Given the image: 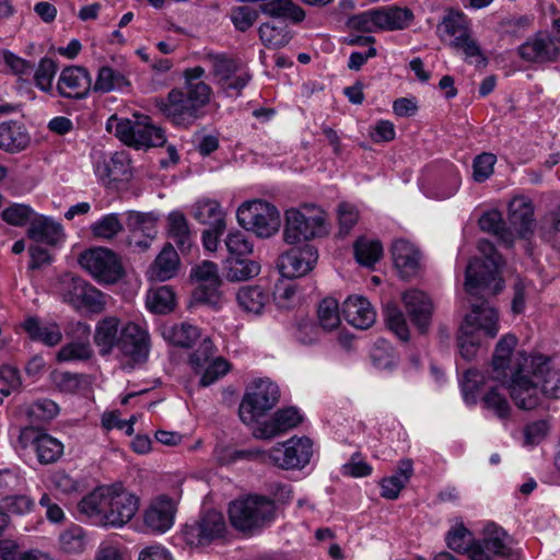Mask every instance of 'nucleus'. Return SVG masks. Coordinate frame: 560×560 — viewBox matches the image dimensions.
Wrapping results in <instances>:
<instances>
[{"label": "nucleus", "instance_id": "obj_58", "mask_svg": "<svg viewBox=\"0 0 560 560\" xmlns=\"http://www.w3.org/2000/svg\"><path fill=\"white\" fill-rule=\"evenodd\" d=\"M439 31L444 32L446 35L456 38V36H464L468 33L467 20L464 13L451 10L443 18L442 23L438 26Z\"/></svg>", "mask_w": 560, "mask_h": 560}, {"label": "nucleus", "instance_id": "obj_37", "mask_svg": "<svg viewBox=\"0 0 560 560\" xmlns=\"http://www.w3.org/2000/svg\"><path fill=\"white\" fill-rule=\"evenodd\" d=\"M192 217L201 224L217 226L218 232L226 229L225 214L217 200L203 199L197 201L192 207Z\"/></svg>", "mask_w": 560, "mask_h": 560}, {"label": "nucleus", "instance_id": "obj_29", "mask_svg": "<svg viewBox=\"0 0 560 560\" xmlns=\"http://www.w3.org/2000/svg\"><path fill=\"white\" fill-rule=\"evenodd\" d=\"M394 265L401 278L417 275L420 269V252L405 240L396 241L392 246Z\"/></svg>", "mask_w": 560, "mask_h": 560}, {"label": "nucleus", "instance_id": "obj_17", "mask_svg": "<svg viewBox=\"0 0 560 560\" xmlns=\"http://www.w3.org/2000/svg\"><path fill=\"white\" fill-rule=\"evenodd\" d=\"M95 174L107 188L120 189L132 177L130 161L126 153L116 152L108 160L96 162Z\"/></svg>", "mask_w": 560, "mask_h": 560}, {"label": "nucleus", "instance_id": "obj_3", "mask_svg": "<svg viewBox=\"0 0 560 560\" xmlns=\"http://www.w3.org/2000/svg\"><path fill=\"white\" fill-rule=\"evenodd\" d=\"M139 509V499L121 487H98L78 503V512L93 524L122 527Z\"/></svg>", "mask_w": 560, "mask_h": 560}, {"label": "nucleus", "instance_id": "obj_14", "mask_svg": "<svg viewBox=\"0 0 560 560\" xmlns=\"http://www.w3.org/2000/svg\"><path fill=\"white\" fill-rule=\"evenodd\" d=\"M190 277L199 283L192 292L191 303L218 308L221 303L220 287L222 284L218 266L210 260H205L191 269Z\"/></svg>", "mask_w": 560, "mask_h": 560}, {"label": "nucleus", "instance_id": "obj_27", "mask_svg": "<svg viewBox=\"0 0 560 560\" xmlns=\"http://www.w3.org/2000/svg\"><path fill=\"white\" fill-rule=\"evenodd\" d=\"M175 508L166 497H161L151 502L143 515L145 527L152 533H165L174 521Z\"/></svg>", "mask_w": 560, "mask_h": 560}, {"label": "nucleus", "instance_id": "obj_26", "mask_svg": "<svg viewBox=\"0 0 560 560\" xmlns=\"http://www.w3.org/2000/svg\"><path fill=\"white\" fill-rule=\"evenodd\" d=\"M508 228L514 233V237L528 240L534 234V207L530 200L516 197L509 203Z\"/></svg>", "mask_w": 560, "mask_h": 560}, {"label": "nucleus", "instance_id": "obj_45", "mask_svg": "<svg viewBox=\"0 0 560 560\" xmlns=\"http://www.w3.org/2000/svg\"><path fill=\"white\" fill-rule=\"evenodd\" d=\"M203 61L211 67V73L217 84H225L228 79L236 73L238 63L225 54L208 52L203 57Z\"/></svg>", "mask_w": 560, "mask_h": 560}, {"label": "nucleus", "instance_id": "obj_25", "mask_svg": "<svg viewBox=\"0 0 560 560\" xmlns=\"http://www.w3.org/2000/svg\"><path fill=\"white\" fill-rule=\"evenodd\" d=\"M406 311L420 332L424 334L431 325L433 303L430 296L418 289H411L402 294Z\"/></svg>", "mask_w": 560, "mask_h": 560}, {"label": "nucleus", "instance_id": "obj_52", "mask_svg": "<svg viewBox=\"0 0 560 560\" xmlns=\"http://www.w3.org/2000/svg\"><path fill=\"white\" fill-rule=\"evenodd\" d=\"M34 508V501L25 494L7 495L0 500V515H4L8 525L10 524V514L22 515L28 513Z\"/></svg>", "mask_w": 560, "mask_h": 560}, {"label": "nucleus", "instance_id": "obj_4", "mask_svg": "<svg viewBox=\"0 0 560 560\" xmlns=\"http://www.w3.org/2000/svg\"><path fill=\"white\" fill-rule=\"evenodd\" d=\"M499 315L495 308L481 304H471L458 328L457 346L462 358L469 361L478 350L479 340L476 332L482 330L487 337L494 338L499 332Z\"/></svg>", "mask_w": 560, "mask_h": 560}, {"label": "nucleus", "instance_id": "obj_54", "mask_svg": "<svg viewBox=\"0 0 560 560\" xmlns=\"http://www.w3.org/2000/svg\"><path fill=\"white\" fill-rule=\"evenodd\" d=\"M486 383V376L478 370H468L462 381V393L466 404L476 405L478 395Z\"/></svg>", "mask_w": 560, "mask_h": 560}, {"label": "nucleus", "instance_id": "obj_60", "mask_svg": "<svg viewBox=\"0 0 560 560\" xmlns=\"http://www.w3.org/2000/svg\"><path fill=\"white\" fill-rule=\"evenodd\" d=\"M348 26L362 33H375L380 31L377 9H371L349 18Z\"/></svg>", "mask_w": 560, "mask_h": 560}, {"label": "nucleus", "instance_id": "obj_9", "mask_svg": "<svg viewBox=\"0 0 560 560\" xmlns=\"http://www.w3.org/2000/svg\"><path fill=\"white\" fill-rule=\"evenodd\" d=\"M78 261L101 284H115L125 277L121 258L109 248L86 249L80 254Z\"/></svg>", "mask_w": 560, "mask_h": 560}, {"label": "nucleus", "instance_id": "obj_19", "mask_svg": "<svg viewBox=\"0 0 560 560\" xmlns=\"http://www.w3.org/2000/svg\"><path fill=\"white\" fill-rule=\"evenodd\" d=\"M224 529L223 515L217 511H208L197 522L185 526L184 536L189 545L202 546L220 538Z\"/></svg>", "mask_w": 560, "mask_h": 560}, {"label": "nucleus", "instance_id": "obj_10", "mask_svg": "<svg viewBox=\"0 0 560 560\" xmlns=\"http://www.w3.org/2000/svg\"><path fill=\"white\" fill-rule=\"evenodd\" d=\"M59 291L63 302L75 310L98 314L105 308L104 293L73 273H65L60 278Z\"/></svg>", "mask_w": 560, "mask_h": 560}, {"label": "nucleus", "instance_id": "obj_57", "mask_svg": "<svg viewBox=\"0 0 560 560\" xmlns=\"http://www.w3.org/2000/svg\"><path fill=\"white\" fill-rule=\"evenodd\" d=\"M58 405L50 399H38L34 401L27 411V416L33 424L47 422L58 415Z\"/></svg>", "mask_w": 560, "mask_h": 560}, {"label": "nucleus", "instance_id": "obj_35", "mask_svg": "<svg viewBox=\"0 0 560 560\" xmlns=\"http://www.w3.org/2000/svg\"><path fill=\"white\" fill-rule=\"evenodd\" d=\"M376 9L380 31L405 30L411 24L415 18L412 11L408 8L388 5Z\"/></svg>", "mask_w": 560, "mask_h": 560}, {"label": "nucleus", "instance_id": "obj_16", "mask_svg": "<svg viewBox=\"0 0 560 560\" xmlns=\"http://www.w3.org/2000/svg\"><path fill=\"white\" fill-rule=\"evenodd\" d=\"M318 260L317 249L310 244L292 247L281 254L277 267L282 277L288 279L300 278L314 269Z\"/></svg>", "mask_w": 560, "mask_h": 560}, {"label": "nucleus", "instance_id": "obj_38", "mask_svg": "<svg viewBox=\"0 0 560 560\" xmlns=\"http://www.w3.org/2000/svg\"><path fill=\"white\" fill-rule=\"evenodd\" d=\"M413 474L412 460L401 459L398 463L397 471L390 477L383 478L381 481V495L388 500L398 498L400 491L405 488Z\"/></svg>", "mask_w": 560, "mask_h": 560}, {"label": "nucleus", "instance_id": "obj_40", "mask_svg": "<svg viewBox=\"0 0 560 560\" xmlns=\"http://www.w3.org/2000/svg\"><path fill=\"white\" fill-rule=\"evenodd\" d=\"M161 335L173 346L179 348H191L197 339L200 338V330L197 326L189 323H180L173 325H163Z\"/></svg>", "mask_w": 560, "mask_h": 560}, {"label": "nucleus", "instance_id": "obj_33", "mask_svg": "<svg viewBox=\"0 0 560 560\" xmlns=\"http://www.w3.org/2000/svg\"><path fill=\"white\" fill-rule=\"evenodd\" d=\"M79 329L82 330L83 337L63 345L56 354L58 362L88 361L93 357L89 326L79 324Z\"/></svg>", "mask_w": 560, "mask_h": 560}, {"label": "nucleus", "instance_id": "obj_62", "mask_svg": "<svg viewBox=\"0 0 560 560\" xmlns=\"http://www.w3.org/2000/svg\"><path fill=\"white\" fill-rule=\"evenodd\" d=\"M497 158L492 153H481L477 155L472 163V177L476 182L482 183L493 173V166Z\"/></svg>", "mask_w": 560, "mask_h": 560}, {"label": "nucleus", "instance_id": "obj_21", "mask_svg": "<svg viewBox=\"0 0 560 560\" xmlns=\"http://www.w3.org/2000/svg\"><path fill=\"white\" fill-rule=\"evenodd\" d=\"M150 348L149 332L138 324L128 323L121 328L118 349L135 363L145 362Z\"/></svg>", "mask_w": 560, "mask_h": 560}, {"label": "nucleus", "instance_id": "obj_23", "mask_svg": "<svg viewBox=\"0 0 560 560\" xmlns=\"http://www.w3.org/2000/svg\"><path fill=\"white\" fill-rule=\"evenodd\" d=\"M92 89L89 71L80 66L66 67L58 79L57 92L66 98L82 100Z\"/></svg>", "mask_w": 560, "mask_h": 560}, {"label": "nucleus", "instance_id": "obj_55", "mask_svg": "<svg viewBox=\"0 0 560 560\" xmlns=\"http://www.w3.org/2000/svg\"><path fill=\"white\" fill-rule=\"evenodd\" d=\"M122 230L124 225L116 213L106 214L91 225L93 235L103 240H112Z\"/></svg>", "mask_w": 560, "mask_h": 560}, {"label": "nucleus", "instance_id": "obj_61", "mask_svg": "<svg viewBox=\"0 0 560 560\" xmlns=\"http://www.w3.org/2000/svg\"><path fill=\"white\" fill-rule=\"evenodd\" d=\"M229 253L235 257H242L253 252V243L244 232H230L225 240Z\"/></svg>", "mask_w": 560, "mask_h": 560}, {"label": "nucleus", "instance_id": "obj_22", "mask_svg": "<svg viewBox=\"0 0 560 560\" xmlns=\"http://www.w3.org/2000/svg\"><path fill=\"white\" fill-rule=\"evenodd\" d=\"M19 441L23 448L35 445L38 462L44 465L56 463L63 454V445L48 434H39L33 427L21 430Z\"/></svg>", "mask_w": 560, "mask_h": 560}, {"label": "nucleus", "instance_id": "obj_53", "mask_svg": "<svg viewBox=\"0 0 560 560\" xmlns=\"http://www.w3.org/2000/svg\"><path fill=\"white\" fill-rule=\"evenodd\" d=\"M319 326L325 331L336 329L340 324L339 305L332 298L324 299L317 310Z\"/></svg>", "mask_w": 560, "mask_h": 560}, {"label": "nucleus", "instance_id": "obj_30", "mask_svg": "<svg viewBox=\"0 0 560 560\" xmlns=\"http://www.w3.org/2000/svg\"><path fill=\"white\" fill-rule=\"evenodd\" d=\"M22 327L32 341L47 347H55L62 340L61 329L55 322L44 323L36 316H30L25 318Z\"/></svg>", "mask_w": 560, "mask_h": 560}, {"label": "nucleus", "instance_id": "obj_2", "mask_svg": "<svg viewBox=\"0 0 560 560\" xmlns=\"http://www.w3.org/2000/svg\"><path fill=\"white\" fill-rule=\"evenodd\" d=\"M205 73L200 66L185 69L184 86L172 89L166 100L156 101L159 110L173 124L188 127L202 117L212 95L211 86L202 81Z\"/></svg>", "mask_w": 560, "mask_h": 560}, {"label": "nucleus", "instance_id": "obj_50", "mask_svg": "<svg viewBox=\"0 0 560 560\" xmlns=\"http://www.w3.org/2000/svg\"><path fill=\"white\" fill-rule=\"evenodd\" d=\"M147 306L155 314H166L174 308L175 294L167 285L151 290L147 295Z\"/></svg>", "mask_w": 560, "mask_h": 560}, {"label": "nucleus", "instance_id": "obj_7", "mask_svg": "<svg viewBox=\"0 0 560 560\" xmlns=\"http://www.w3.org/2000/svg\"><path fill=\"white\" fill-rule=\"evenodd\" d=\"M273 501L258 495L235 500L229 506L232 526L240 532H253L273 518Z\"/></svg>", "mask_w": 560, "mask_h": 560}, {"label": "nucleus", "instance_id": "obj_1", "mask_svg": "<svg viewBox=\"0 0 560 560\" xmlns=\"http://www.w3.org/2000/svg\"><path fill=\"white\" fill-rule=\"evenodd\" d=\"M517 345L514 335H504L497 343L489 377L504 385L515 406L522 410H533L538 407V392L535 383L529 380V362L532 357L525 352H512Z\"/></svg>", "mask_w": 560, "mask_h": 560}, {"label": "nucleus", "instance_id": "obj_18", "mask_svg": "<svg viewBox=\"0 0 560 560\" xmlns=\"http://www.w3.org/2000/svg\"><path fill=\"white\" fill-rule=\"evenodd\" d=\"M125 224L129 231V244L141 250L150 247L158 234L159 215L154 212L127 211Z\"/></svg>", "mask_w": 560, "mask_h": 560}, {"label": "nucleus", "instance_id": "obj_5", "mask_svg": "<svg viewBox=\"0 0 560 560\" xmlns=\"http://www.w3.org/2000/svg\"><path fill=\"white\" fill-rule=\"evenodd\" d=\"M328 233L326 214L315 205L305 203L302 209L291 208L285 211L283 238L288 244H298L323 237Z\"/></svg>", "mask_w": 560, "mask_h": 560}, {"label": "nucleus", "instance_id": "obj_11", "mask_svg": "<svg viewBox=\"0 0 560 560\" xmlns=\"http://www.w3.org/2000/svg\"><path fill=\"white\" fill-rule=\"evenodd\" d=\"M280 398L279 387L270 380L255 381L245 393L240 405L241 420L250 424L272 409Z\"/></svg>", "mask_w": 560, "mask_h": 560}, {"label": "nucleus", "instance_id": "obj_41", "mask_svg": "<svg viewBox=\"0 0 560 560\" xmlns=\"http://www.w3.org/2000/svg\"><path fill=\"white\" fill-rule=\"evenodd\" d=\"M481 231L491 233L498 241L508 247L514 244V233L511 228H508L506 222L503 220L502 213L498 210H490L485 212L479 221Z\"/></svg>", "mask_w": 560, "mask_h": 560}, {"label": "nucleus", "instance_id": "obj_31", "mask_svg": "<svg viewBox=\"0 0 560 560\" xmlns=\"http://www.w3.org/2000/svg\"><path fill=\"white\" fill-rule=\"evenodd\" d=\"M302 421V416L295 407L278 410L273 417L266 421L259 429V436L271 439L282 432L295 428Z\"/></svg>", "mask_w": 560, "mask_h": 560}, {"label": "nucleus", "instance_id": "obj_6", "mask_svg": "<svg viewBox=\"0 0 560 560\" xmlns=\"http://www.w3.org/2000/svg\"><path fill=\"white\" fill-rule=\"evenodd\" d=\"M466 292L479 299L472 304L482 302L490 306L486 301L488 295H497L503 289V280L500 277V266L494 260L485 261L482 258L475 257L469 260L465 272Z\"/></svg>", "mask_w": 560, "mask_h": 560}, {"label": "nucleus", "instance_id": "obj_13", "mask_svg": "<svg viewBox=\"0 0 560 560\" xmlns=\"http://www.w3.org/2000/svg\"><path fill=\"white\" fill-rule=\"evenodd\" d=\"M516 560L518 552L513 547V538L500 526L488 524L471 549V560Z\"/></svg>", "mask_w": 560, "mask_h": 560}, {"label": "nucleus", "instance_id": "obj_46", "mask_svg": "<svg viewBox=\"0 0 560 560\" xmlns=\"http://www.w3.org/2000/svg\"><path fill=\"white\" fill-rule=\"evenodd\" d=\"M242 308L248 313L259 314L269 300L268 293L259 285L242 287L236 295Z\"/></svg>", "mask_w": 560, "mask_h": 560}, {"label": "nucleus", "instance_id": "obj_8", "mask_svg": "<svg viewBox=\"0 0 560 560\" xmlns=\"http://www.w3.org/2000/svg\"><path fill=\"white\" fill-rule=\"evenodd\" d=\"M110 119H115L113 116ZM115 135L129 147H162L166 142L164 130L152 124L145 115H133L132 119H117Z\"/></svg>", "mask_w": 560, "mask_h": 560}, {"label": "nucleus", "instance_id": "obj_12", "mask_svg": "<svg viewBox=\"0 0 560 560\" xmlns=\"http://www.w3.org/2000/svg\"><path fill=\"white\" fill-rule=\"evenodd\" d=\"M237 222L259 237H270L278 232L281 220L278 209L266 201H248L237 209Z\"/></svg>", "mask_w": 560, "mask_h": 560}, {"label": "nucleus", "instance_id": "obj_56", "mask_svg": "<svg viewBox=\"0 0 560 560\" xmlns=\"http://www.w3.org/2000/svg\"><path fill=\"white\" fill-rule=\"evenodd\" d=\"M483 407L492 411L500 419H508L511 407L505 396L499 393L498 387H491L481 398Z\"/></svg>", "mask_w": 560, "mask_h": 560}, {"label": "nucleus", "instance_id": "obj_32", "mask_svg": "<svg viewBox=\"0 0 560 560\" xmlns=\"http://www.w3.org/2000/svg\"><path fill=\"white\" fill-rule=\"evenodd\" d=\"M30 140L23 124L16 120L0 124V150L10 153L20 152L28 145Z\"/></svg>", "mask_w": 560, "mask_h": 560}, {"label": "nucleus", "instance_id": "obj_49", "mask_svg": "<svg viewBox=\"0 0 560 560\" xmlns=\"http://www.w3.org/2000/svg\"><path fill=\"white\" fill-rule=\"evenodd\" d=\"M383 255V246L380 241L359 238L354 243V256L360 265L372 267Z\"/></svg>", "mask_w": 560, "mask_h": 560}, {"label": "nucleus", "instance_id": "obj_64", "mask_svg": "<svg viewBox=\"0 0 560 560\" xmlns=\"http://www.w3.org/2000/svg\"><path fill=\"white\" fill-rule=\"evenodd\" d=\"M33 210L25 205L14 203L1 212L2 220L10 225L22 226L32 217Z\"/></svg>", "mask_w": 560, "mask_h": 560}, {"label": "nucleus", "instance_id": "obj_39", "mask_svg": "<svg viewBox=\"0 0 560 560\" xmlns=\"http://www.w3.org/2000/svg\"><path fill=\"white\" fill-rule=\"evenodd\" d=\"M168 234L182 254H188L192 247V233L183 212L173 211L167 217Z\"/></svg>", "mask_w": 560, "mask_h": 560}, {"label": "nucleus", "instance_id": "obj_20", "mask_svg": "<svg viewBox=\"0 0 560 560\" xmlns=\"http://www.w3.org/2000/svg\"><path fill=\"white\" fill-rule=\"evenodd\" d=\"M529 380L535 383L538 392V405L540 396L551 398L560 397V370H553L549 365V359L544 355L532 357L529 362Z\"/></svg>", "mask_w": 560, "mask_h": 560}, {"label": "nucleus", "instance_id": "obj_34", "mask_svg": "<svg viewBox=\"0 0 560 560\" xmlns=\"http://www.w3.org/2000/svg\"><path fill=\"white\" fill-rule=\"evenodd\" d=\"M27 236L35 242L57 245L65 236L61 224L46 217L35 218L27 230Z\"/></svg>", "mask_w": 560, "mask_h": 560}, {"label": "nucleus", "instance_id": "obj_24", "mask_svg": "<svg viewBox=\"0 0 560 560\" xmlns=\"http://www.w3.org/2000/svg\"><path fill=\"white\" fill-rule=\"evenodd\" d=\"M559 54L560 48L553 37L544 32H538L518 47L520 57L530 62H552Z\"/></svg>", "mask_w": 560, "mask_h": 560}, {"label": "nucleus", "instance_id": "obj_43", "mask_svg": "<svg viewBox=\"0 0 560 560\" xmlns=\"http://www.w3.org/2000/svg\"><path fill=\"white\" fill-rule=\"evenodd\" d=\"M130 86L127 75L112 67L104 66L98 69L93 91L97 93H108L112 91H124Z\"/></svg>", "mask_w": 560, "mask_h": 560}, {"label": "nucleus", "instance_id": "obj_59", "mask_svg": "<svg viewBox=\"0 0 560 560\" xmlns=\"http://www.w3.org/2000/svg\"><path fill=\"white\" fill-rule=\"evenodd\" d=\"M58 66L50 58L40 59L34 74L35 84L38 89L46 93L52 92V80L57 72Z\"/></svg>", "mask_w": 560, "mask_h": 560}, {"label": "nucleus", "instance_id": "obj_63", "mask_svg": "<svg viewBox=\"0 0 560 560\" xmlns=\"http://www.w3.org/2000/svg\"><path fill=\"white\" fill-rule=\"evenodd\" d=\"M61 547L66 552L80 553L85 548L84 532L81 527L66 530L60 536Z\"/></svg>", "mask_w": 560, "mask_h": 560}, {"label": "nucleus", "instance_id": "obj_47", "mask_svg": "<svg viewBox=\"0 0 560 560\" xmlns=\"http://www.w3.org/2000/svg\"><path fill=\"white\" fill-rule=\"evenodd\" d=\"M477 539L463 523L453 526L446 535L447 547L458 553H467L471 559L472 545Z\"/></svg>", "mask_w": 560, "mask_h": 560}, {"label": "nucleus", "instance_id": "obj_42", "mask_svg": "<svg viewBox=\"0 0 560 560\" xmlns=\"http://www.w3.org/2000/svg\"><path fill=\"white\" fill-rule=\"evenodd\" d=\"M260 11L276 19H288L294 23L302 22L305 18L304 10L292 0H268L259 5Z\"/></svg>", "mask_w": 560, "mask_h": 560}, {"label": "nucleus", "instance_id": "obj_51", "mask_svg": "<svg viewBox=\"0 0 560 560\" xmlns=\"http://www.w3.org/2000/svg\"><path fill=\"white\" fill-rule=\"evenodd\" d=\"M258 33L262 44L272 49L284 47L291 39V35L285 26H277L271 23H262Z\"/></svg>", "mask_w": 560, "mask_h": 560}, {"label": "nucleus", "instance_id": "obj_15", "mask_svg": "<svg viewBox=\"0 0 560 560\" xmlns=\"http://www.w3.org/2000/svg\"><path fill=\"white\" fill-rule=\"evenodd\" d=\"M312 441L306 438H292L269 451L271 462L282 469H301L310 463Z\"/></svg>", "mask_w": 560, "mask_h": 560}, {"label": "nucleus", "instance_id": "obj_48", "mask_svg": "<svg viewBox=\"0 0 560 560\" xmlns=\"http://www.w3.org/2000/svg\"><path fill=\"white\" fill-rule=\"evenodd\" d=\"M260 272V265L252 259L233 257L228 259L226 278L230 281H246Z\"/></svg>", "mask_w": 560, "mask_h": 560}, {"label": "nucleus", "instance_id": "obj_44", "mask_svg": "<svg viewBox=\"0 0 560 560\" xmlns=\"http://www.w3.org/2000/svg\"><path fill=\"white\" fill-rule=\"evenodd\" d=\"M179 266L177 252L171 244L164 246L152 265V273L160 281L173 278Z\"/></svg>", "mask_w": 560, "mask_h": 560}, {"label": "nucleus", "instance_id": "obj_28", "mask_svg": "<svg viewBox=\"0 0 560 560\" xmlns=\"http://www.w3.org/2000/svg\"><path fill=\"white\" fill-rule=\"evenodd\" d=\"M345 319L359 329L370 328L376 319L371 303L363 296H349L342 304Z\"/></svg>", "mask_w": 560, "mask_h": 560}, {"label": "nucleus", "instance_id": "obj_36", "mask_svg": "<svg viewBox=\"0 0 560 560\" xmlns=\"http://www.w3.org/2000/svg\"><path fill=\"white\" fill-rule=\"evenodd\" d=\"M120 322L116 317H106L101 320L95 329L94 342L100 348L101 355H107L114 347L118 348L120 335Z\"/></svg>", "mask_w": 560, "mask_h": 560}]
</instances>
